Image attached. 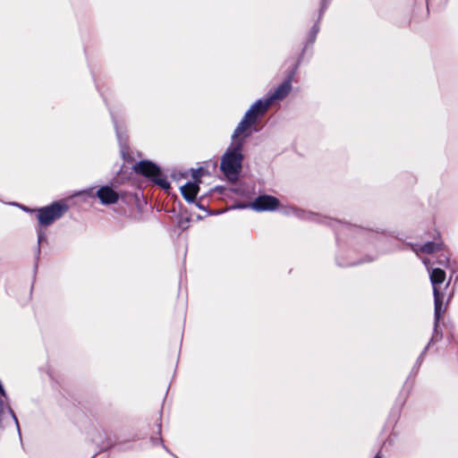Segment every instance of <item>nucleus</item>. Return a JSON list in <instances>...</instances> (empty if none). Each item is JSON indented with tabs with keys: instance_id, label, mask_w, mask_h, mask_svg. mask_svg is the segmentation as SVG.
<instances>
[{
	"instance_id": "obj_10",
	"label": "nucleus",
	"mask_w": 458,
	"mask_h": 458,
	"mask_svg": "<svg viewBox=\"0 0 458 458\" xmlns=\"http://www.w3.org/2000/svg\"><path fill=\"white\" fill-rule=\"evenodd\" d=\"M427 352H428V350H426V348H424L423 351L419 355V357L417 358L414 365L412 366V368L411 369L409 376L407 377V378L403 386V388H406V390H410V392H412V388H413V386L415 383V378L420 371V366L424 360Z\"/></svg>"
},
{
	"instance_id": "obj_14",
	"label": "nucleus",
	"mask_w": 458,
	"mask_h": 458,
	"mask_svg": "<svg viewBox=\"0 0 458 458\" xmlns=\"http://www.w3.org/2000/svg\"><path fill=\"white\" fill-rule=\"evenodd\" d=\"M446 332V341L448 344H458V335L456 334L455 326L453 321L447 320L446 322L444 320V324H442Z\"/></svg>"
},
{
	"instance_id": "obj_25",
	"label": "nucleus",
	"mask_w": 458,
	"mask_h": 458,
	"mask_svg": "<svg viewBox=\"0 0 458 458\" xmlns=\"http://www.w3.org/2000/svg\"><path fill=\"white\" fill-rule=\"evenodd\" d=\"M416 13H415V9H413V14H412V17L415 19L416 18Z\"/></svg>"
},
{
	"instance_id": "obj_13",
	"label": "nucleus",
	"mask_w": 458,
	"mask_h": 458,
	"mask_svg": "<svg viewBox=\"0 0 458 458\" xmlns=\"http://www.w3.org/2000/svg\"><path fill=\"white\" fill-rule=\"evenodd\" d=\"M199 183L197 182H187L181 187V192L185 200L188 202H194L197 194L199 191Z\"/></svg>"
},
{
	"instance_id": "obj_2",
	"label": "nucleus",
	"mask_w": 458,
	"mask_h": 458,
	"mask_svg": "<svg viewBox=\"0 0 458 458\" xmlns=\"http://www.w3.org/2000/svg\"><path fill=\"white\" fill-rule=\"evenodd\" d=\"M291 90V83L289 81H284L274 92V94L266 98L258 100L245 114L243 119L234 131V136L242 134L245 130L250 128L255 123L257 118L263 114L274 100H280L285 98Z\"/></svg>"
},
{
	"instance_id": "obj_21",
	"label": "nucleus",
	"mask_w": 458,
	"mask_h": 458,
	"mask_svg": "<svg viewBox=\"0 0 458 458\" xmlns=\"http://www.w3.org/2000/svg\"><path fill=\"white\" fill-rule=\"evenodd\" d=\"M6 411H7L8 414H10L12 416V418L15 421L16 425L18 426V420H17V418L14 415L13 411L9 407L6 408Z\"/></svg>"
},
{
	"instance_id": "obj_8",
	"label": "nucleus",
	"mask_w": 458,
	"mask_h": 458,
	"mask_svg": "<svg viewBox=\"0 0 458 458\" xmlns=\"http://www.w3.org/2000/svg\"><path fill=\"white\" fill-rule=\"evenodd\" d=\"M411 394V392H410V390L402 387L390 410L387 419L389 424H392L394 427L397 424L401 417L402 410Z\"/></svg>"
},
{
	"instance_id": "obj_1",
	"label": "nucleus",
	"mask_w": 458,
	"mask_h": 458,
	"mask_svg": "<svg viewBox=\"0 0 458 458\" xmlns=\"http://www.w3.org/2000/svg\"><path fill=\"white\" fill-rule=\"evenodd\" d=\"M316 221L317 225L328 226L334 231L337 246L335 263L338 267H354L375 260L376 258L369 255L356 259L352 254L362 252L370 246H375L377 234L384 233V230L375 231L369 227L343 222L318 212Z\"/></svg>"
},
{
	"instance_id": "obj_16",
	"label": "nucleus",
	"mask_w": 458,
	"mask_h": 458,
	"mask_svg": "<svg viewBox=\"0 0 458 458\" xmlns=\"http://www.w3.org/2000/svg\"><path fill=\"white\" fill-rule=\"evenodd\" d=\"M453 280H454V284L452 286L450 285V288L447 291V294L445 296V306L449 305V303L452 301V300L454 296L455 288L458 285V276H455L454 278L453 277Z\"/></svg>"
},
{
	"instance_id": "obj_12",
	"label": "nucleus",
	"mask_w": 458,
	"mask_h": 458,
	"mask_svg": "<svg viewBox=\"0 0 458 458\" xmlns=\"http://www.w3.org/2000/svg\"><path fill=\"white\" fill-rule=\"evenodd\" d=\"M97 196L104 205L114 204L118 200V193L111 187L103 186L97 191Z\"/></svg>"
},
{
	"instance_id": "obj_18",
	"label": "nucleus",
	"mask_w": 458,
	"mask_h": 458,
	"mask_svg": "<svg viewBox=\"0 0 458 458\" xmlns=\"http://www.w3.org/2000/svg\"><path fill=\"white\" fill-rule=\"evenodd\" d=\"M328 4H329V1H328V0H321V1H320L319 10H318V17H317V29H316L317 34H318V31H319L318 21H319V20L321 19V16L323 15V13H324L326 12V10L327 9Z\"/></svg>"
},
{
	"instance_id": "obj_24",
	"label": "nucleus",
	"mask_w": 458,
	"mask_h": 458,
	"mask_svg": "<svg viewBox=\"0 0 458 458\" xmlns=\"http://www.w3.org/2000/svg\"><path fill=\"white\" fill-rule=\"evenodd\" d=\"M428 14H429V9H428V3L426 2V14H425V17H428Z\"/></svg>"
},
{
	"instance_id": "obj_17",
	"label": "nucleus",
	"mask_w": 458,
	"mask_h": 458,
	"mask_svg": "<svg viewBox=\"0 0 458 458\" xmlns=\"http://www.w3.org/2000/svg\"><path fill=\"white\" fill-rule=\"evenodd\" d=\"M389 235H390L391 237H393V238H395L396 240H398L399 242H403V245H398V246H397V250H406V248L404 247V245H405V246H407V245H406V242H405V234H404L403 233H395V232H391V233H389Z\"/></svg>"
},
{
	"instance_id": "obj_19",
	"label": "nucleus",
	"mask_w": 458,
	"mask_h": 458,
	"mask_svg": "<svg viewBox=\"0 0 458 458\" xmlns=\"http://www.w3.org/2000/svg\"><path fill=\"white\" fill-rule=\"evenodd\" d=\"M422 263H423V265L425 266L426 270H427V272H428V275H429V270H430V268H436V267H437L435 266L433 257H431V258H424V259H422Z\"/></svg>"
},
{
	"instance_id": "obj_3",
	"label": "nucleus",
	"mask_w": 458,
	"mask_h": 458,
	"mask_svg": "<svg viewBox=\"0 0 458 458\" xmlns=\"http://www.w3.org/2000/svg\"><path fill=\"white\" fill-rule=\"evenodd\" d=\"M250 128H248L239 136H234L233 134L232 147L227 149L222 157L220 165L221 170L225 177L231 182L237 181L242 171V140H238V138H246L250 134Z\"/></svg>"
},
{
	"instance_id": "obj_6",
	"label": "nucleus",
	"mask_w": 458,
	"mask_h": 458,
	"mask_svg": "<svg viewBox=\"0 0 458 458\" xmlns=\"http://www.w3.org/2000/svg\"><path fill=\"white\" fill-rule=\"evenodd\" d=\"M67 207L60 203H54L38 210V218L42 225H49L60 218L66 211Z\"/></svg>"
},
{
	"instance_id": "obj_20",
	"label": "nucleus",
	"mask_w": 458,
	"mask_h": 458,
	"mask_svg": "<svg viewBox=\"0 0 458 458\" xmlns=\"http://www.w3.org/2000/svg\"><path fill=\"white\" fill-rule=\"evenodd\" d=\"M191 176L193 178V182H197L198 183H200V177L202 176V169H192L191 170Z\"/></svg>"
},
{
	"instance_id": "obj_23",
	"label": "nucleus",
	"mask_w": 458,
	"mask_h": 458,
	"mask_svg": "<svg viewBox=\"0 0 458 458\" xmlns=\"http://www.w3.org/2000/svg\"><path fill=\"white\" fill-rule=\"evenodd\" d=\"M44 237H45L44 233L41 231H39L38 232V242H41L44 240Z\"/></svg>"
},
{
	"instance_id": "obj_22",
	"label": "nucleus",
	"mask_w": 458,
	"mask_h": 458,
	"mask_svg": "<svg viewBox=\"0 0 458 458\" xmlns=\"http://www.w3.org/2000/svg\"><path fill=\"white\" fill-rule=\"evenodd\" d=\"M373 458H384L381 450H378Z\"/></svg>"
},
{
	"instance_id": "obj_9",
	"label": "nucleus",
	"mask_w": 458,
	"mask_h": 458,
	"mask_svg": "<svg viewBox=\"0 0 458 458\" xmlns=\"http://www.w3.org/2000/svg\"><path fill=\"white\" fill-rule=\"evenodd\" d=\"M280 206V201L276 197L270 195H261L255 199L250 207L256 211H273Z\"/></svg>"
},
{
	"instance_id": "obj_5",
	"label": "nucleus",
	"mask_w": 458,
	"mask_h": 458,
	"mask_svg": "<svg viewBox=\"0 0 458 458\" xmlns=\"http://www.w3.org/2000/svg\"><path fill=\"white\" fill-rule=\"evenodd\" d=\"M134 170L136 173L150 178L162 189L168 190L170 188L169 182L161 174L160 169L155 164L148 161H140L135 165Z\"/></svg>"
},
{
	"instance_id": "obj_15",
	"label": "nucleus",
	"mask_w": 458,
	"mask_h": 458,
	"mask_svg": "<svg viewBox=\"0 0 458 458\" xmlns=\"http://www.w3.org/2000/svg\"><path fill=\"white\" fill-rule=\"evenodd\" d=\"M434 263L436 267H440L445 268H448L451 271V268H454L451 266V259L448 256L444 253H441L437 257H433Z\"/></svg>"
},
{
	"instance_id": "obj_4",
	"label": "nucleus",
	"mask_w": 458,
	"mask_h": 458,
	"mask_svg": "<svg viewBox=\"0 0 458 458\" xmlns=\"http://www.w3.org/2000/svg\"><path fill=\"white\" fill-rule=\"evenodd\" d=\"M455 273L456 269L451 268L450 275L447 278L446 271L443 267L430 268L428 278L432 287L434 305L445 306V296Z\"/></svg>"
},
{
	"instance_id": "obj_7",
	"label": "nucleus",
	"mask_w": 458,
	"mask_h": 458,
	"mask_svg": "<svg viewBox=\"0 0 458 458\" xmlns=\"http://www.w3.org/2000/svg\"><path fill=\"white\" fill-rule=\"evenodd\" d=\"M447 306H437L434 305V326H433V332L432 335L427 344V345L424 347L426 350H428L429 347L438 342H440L444 337L443 333V326L444 324V313L446 310Z\"/></svg>"
},
{
	"instance_id": "obj_11",
	"label": "nucleus",
	"mask_w": 458,
	"mask_h": 458,
	"mask_svg": "<svg viewBox=\"0 0 458 458\" xmlns=\"http://www.w3.org/2000/svg\"><path fill=\"white\" fill-rule=\"evenodd\" d=\"M406 245L411 247V249L414 252H423L426 254H433L437 250L441 249L442 242H437L435 241H427L426 242L420 244V243H413V242H406Z\"/></svg>"
}]
</instances>
